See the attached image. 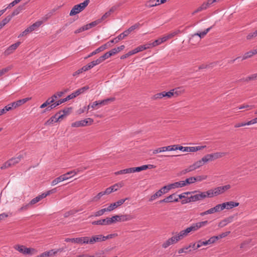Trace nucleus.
<instances>
[{"instance_id":"nucleus-1","label":"nucleus","mask_w":257,"mask_h":257,"mask_svg":"<svg viewBox=\"0 0 257 257\" xmlns=\"http://www.w3.org/2000/svg\"><path fill=\"white\" fill-rule=\"evenodd\" d=\"M230 188L231 186L229 184H227L208 190L207 191H198V193L192 195L188 198L182 200L181 203L182 204H184L190 202H196L202 200L206 198H212L224 193Z\"/></svg>"},{"instance_id":"nucleus-2","label":"nucleus","mask_w":257,"mask_h":257,"mask_svg":"<svg viewBox=\"0 0 257 257\" xmlns=\"http://www.w3.org/2000/svg\"><path fill=\"white\" fill-rule=\"evenodd\" d=\"M188 235L184 230H182L180 231L179 233L176 234L175 235L173 236L171 238L167 239L166 241H165L163 244L162 246L163 248H167L170 245L173 244L174 243H177L179 240H182L184 237H186Z\"/></svg>"},{"instance_id":"nucleus-3","label":"nucleus","mask_w":257,"mask_h":257,"mask_svg":"<svg viewBox=\"0 0 257 257\" xmlns=\"http://www.w3.org/2000/svg\"><path fill=\"white\" fill-rule=\"evenodd\" d=\"M89 2V0H85L83 3L75 5L70 11L69 16H73L81 12L88 5Z\"/></svg>"},{"instance_id":"nucleus-4","label":"nucleus","mask_w":257,"mask_h":257,"mask_svg":"<svg viewBox=\"0 0 257 257\" xmlns=\"http://www.w3.org/2000/svg\"><path fill=\"white\" fill-rule=\"evenodd\" d=\"M14 248L23 254H32L37 252V250L33 248H28L24 245L15 244Z\"/></svg>"},{"instance_id":"nucleus-5","label":"nucleus","mask_w":257,"mask_h":257,"mask_svg":"<svg viewBox=\"0 0 257 257\" xmlns=\"http://www.w3.org/2000/svg\"><path fill=\"white\" fill-rule=\"evenodd\" d=\"M93 122V119L91 118H87L83 120L77 121L71 123V126L78 127L85 126L87 125H91Z\"/></svg>"},{"instance_id":"nucleus-6","label":"nucleus","mask_w":257,"mask_h":257,"mask_svg":"<svg viewBox=\"0 0 257 257\" xmlns=\"http://www.w3.org/2000/svg\"><path fill=\"white\" fill-rule=\"evenodd\" d=\"M43 24V22L41 21H38L34 23L31 26L28 27L24 31H23L20 35L18 36L19 38L23 37L25 35H27L29 33L32 32V31L35 30L37 28L39 27Z\"/></svg>"},{"instance_id":"nucleus-7","label":"nucleus","mask_w":257,"mask_h":257,"mask_svg":"<svg viewBox=\"0 0 257 257\" xmlns=\"http://www.w3.org/2000/svg\"><path fill=\"white\" fill-rule=\"evenodd\" d=\"M208 221L207 220L198 222L192 224L189 227L191 232L196 231L200 228L206 226L208 224Z\"/></svg>"},{"instance_id":"nucleus-8","label":"nucleus","mask_w":257,"mask_h":257,"mask_svg":"<svg viewBox=\"0 0 257 257\" xmlns=\"http://www.w3.org/2000/svg\"><path fill=\"white\" fill-rule=\"evenodd\" d=\"M20 42H17V43L10 45L5 50L4 52V55L5 56H9L13 54L20 45Z\"/></svg>"},{"instance_id":"nucleus-9","label":"nucleus","mask_w":257,"mask_h":257,"mask_svg":"<svg viewBox=\"0 0 257 257\" xmlns=\"http://www.w3.org/2000/svg\"><path fill=\"white\" fill-rule=\"evenodd\" d=\"M155 166L153 165H144L140 167L130 168V173L139 172L148 169H152Z\"/></svg>"},{"instance_id":"nucleus-10","label":"nucleus","mask_w":257,"mask_h":257,"mask_svg":"<svg viewBox=\"0 0 257 257\" xmlns=\"http://www.w3.org/2000/svg\"><path fill=\"white\" fill-rule=\"evenodd\" d=\"M127 200V198L120 199L119 200L114 202L113 203H111L110 205L106 207V210L107 212H111L117 208L118 207L121 206L123 203L125 202V201Z\"/></svg>"},{"instance_id":"nucleus-11","label":"nucleus","mask_w":257,"mask_h":257,"mask_svg":"<svg viewBox=\"0 0 257 257\" xmlns=\"http://www.w3.org/2000/svg\"><path fill=\"white\" fill-rule=\"evenodd\" d=\"M178 201L179 198L177 197V195L175 193H174L166 197L164 199L160 200V203H172Z\"/></svg>"},{"instance_id":"nucleus-12","label":"nucleus","mask_w":257,"mask_h":257,"mask_svg":"<svg viewBox=\"0 0 257 257\" xmlns=\"http://www.w3.org/2000/svg\"><path fill=\"white\" fill-rule=\"evenodd\" d=\"M226 155L223 152H216L212 154L206 155L209 162L220 158Z\"/></svg>"},{"instance_id":"nucleus-13","label":"nucleus","mask_w":257,"mask_h":257,"mask_svg":"<svg viewBox=\"0 0 257 257\" xmlns=\"http://www.w3.org/2000/svg\"><path fill=\"white\" fill-rule=\"evenodd\" d=\"M127 217L126 215H114L109 217L110 224L116 222H121L126 221Z\"/></svg>"},{"instance_id":"nucleus-14","label":"nucleus","mask_w":257,"mask_h":257,"mask_svg":"<svg viewBox=\"0 0 257 257\" xmlns=\"http://www.w3.org/2000/svg\"><path fill=\"white\" fill-rule=\"evenodd\" d=\"M31 99V97H27L22 99L18 100L12 103V106L15 109L18 107L21 106L23 104L26 103L28 101Z\"/></svg>"},{"instance_id":"nucleus-15","label":"nucleus","mask_w":257,"mask_h":257,"mask_svg":"<svg viewBox=\"0 0 257 257\" xmlns=\"http://www.w3.org/2000/svg\"><path fill=\"white\" fill-rule=\"evenodd\" d=\"M217 237L216 236H212L209 239L205 241H201L199 240L198 241V246H202V245H207L208 244H210L212 243H214L216 240H217Z\"/></svg>"},{"instance_id":"nucleus-16","label":"nucleus","mask_w":257,"mask_h":257,"mask_svg":"<svg viewBox=\"0 0 257 257\" xmlns=\"http://www.w3.org/2000/svg\"><path fill=\"white\" fill-rule=\"evenodd\" d=\"M108 239V236H103L102 235H97L90 238V244H93L97 242L103 241Z\"/></svg>"},{"instance_id":"nucleus-17","label":"nucleus","mask_w":257,"mask_h":257,"mask_svg":"<svg viewBox=\"0 0 257 257\" xmlns=\"http://www.w3.org/2000/svg\"><path fill=\"white\" fill-rule=\"evenodd\" d=\"M224 209H226L227 210L231 209L234 207H237L239 205L238 202L234 201H228L222 203Z\"/></svg>"},{"instance_id":"nucleus-18","label":"nucleus","mask_w":257,"mask_h":257,"mask_svg":"<svg viewBox=\"0 0 257 257\" xmlns=\"http://www.w3.org/2000/svg\"><path fill=\"white\" fill-rule=\"evenodd\" d=\"M206 155L204 156L201 159L194 163L196 169H197L203 166L205 163L208 162Z\"/></svg>"},{"instance_id":"nucleus-19","label":"nucleus","mask_w":257,"mask_h":257,"mask_svg":"<svg viewBox=\"0 0 257 257\" xmlns=\"http://www.w3.org/2000/svg\"><path fill=\"white\" fill-rule=\"evenodd\" d=\"M93 225H108L110 224L109 217L92 222Z\"/></svg>"},{"instance_id":"nucleus-20","label":"nucleus","mask_w":257,"mask_h":257,"mask_svg":"<svg viewBox=\"0 0 257 257\" xmlns=\"http://www.w3.org/2000/svg\"><path fill=\"white\" fill-rule=\"evenodd\" d=\"M164 92L165 97L171 98L172 96H177L179 95V91L177 89H173L168 92Z\"/></svg>"},{"instance_id":"nucleus-21","label":"nucleus","mask_w":257,"mask_h":257,"mask_svg":"<svg viewBox=\"0 0 257 257\" xmlns=\"http://www.w3.org/2000/svg\"><path fill=\"white\" fill-rule=\"evenodd\" d=\"M106 49H107V46H106V45L104 44V45L101 46L100 47H99V48H98L97 49H96L95 50L92 52L91 53H90L88 55V56H87L85 58V59H87V58H89L93 55H95L96 54H97L101 51H103V50H105Z\"/></svg>"},{"instance_id":"nucleus-22","label":"nucleus","mask_w":257,"mask_h":257,"mask_svg":"<svg viewBox=\"0 0 257 257\" xmlns=\"http://www.w3.org/2000/svg\"><path fill=\"white\" fill-rule=\"evenodd\" d=\"M67 180V178L66 177V175H61L59 176L58 177L55 178L54 179L52 182H51V185L52 186H55L58 184L60 182H61L63 181Z\"/></svg>"},{"instance_id":"nucleus-23","label":"nucleus","mask_w":257,"mask_h":257,"mask_svg":"<svg viewBox=\"0 0 257 257\" xmlns=\"http://www.w3.org/2000/svg\"><path fill=\"white\" fill-rule=\"evenodd\" d=\"M58 251V250L56 249H51L49 251L44 252L41 254V257H50L56 254Z\"/></svg>"},{"instance_id":"nucleus-24","label":"nucleus","mask_w":257,"mask_h":257,"mask_svg":"<svg viewBox=\"0 0 257 257\" xmlns=\"http://www.w3.org/2000/svg\"><path fill=\"white\" fill-rule=\"evenodd\" d=\"M185 186V183L183 181H180L179 182H176L172 184H169L170 188L175 189L181 188Z\"/></svg>"},{"instance_id":"nucleus-25","label":"nucleus","mask_w":257,"mask_h":257,"mask_svg":"<svg viewBox=\"0 0 257 257\" xmlns=\"http://www.w3.org/2000/svg\"><path fill=\"white\" fill-rule=\"evenodd\" d=\"M66 101L65 99V98L61 99L56 101L54 103L52 104L51 105H50L48 107V108L46 109H47L48 110H50L52 109L55 108L57 106L61 104L62 103H63Z\"/></svg>"},{"instance_id":"nucleus-26","label":"nucleus","mask_w":257,"mask_h":257,"mask_svg":"<svg viewBox=\"0 0 257 257\" xmlns=\"http://www.w3.org/2000/svg\"><path fill=\"white\" fill-rule=\"evenodd\" d=\"M89 89V87L88 86H85L84 87H82L74 92H73L75 97L78 95H79L83 93L85 91H87Z\"/></svg>"},{"instance_id":"nucleus-27","label":"nucleus","mask_w":257,"mask_h":257,"mask_svg":"<svg viewBox=\"0 0 257 257\" xmlns=\"http://www.w3.org/2000/svg\"><path fill=\"white\" fill-rule=\"evenodd\" d=\"M23 158V156L20 155L16 157H14L10 159L12 166H13L16 165L17 164L19 163Z\"/></svg>"},{"instance_id":"nucleus-28","label":"nucleus","mask_w":257,"mask_h":257,"mask_svg":"<svg viewBox=\"0 0 257 257\" xmlns=\"http://www.w3.org/2000/svg\"><path fill=\"white\" fill-rule=\"evenodd\" d=\"M80 171L79 169H77L76 170H73L72 171L68 172L67 173L63 174V175H66V177L67 178V180L69 179V178H71L73 176L76 175Z\"/></svg>"},{"instance_id":"nucleus-29","label":"nucleus","mask_w":257,"mask_h":257,"mask_svg":"<svg viewBox=\"0 0 257 257\" xmlns=\"http://www.w3.org/2000/svg\"><path fill=\"white\" fill-rule=\"evenodd\" d=\"M43 198H44V197L43 194L39 195L38 196H37L36 197H35L34 199H33L32 200H31V201L29 202L30 204L31 205V206H32L33 205L36 204L37 203L39 202L41 200H42Z\"/></svg>"},{"instance_id":"nucleus-30","label":"nucleus","mask_w":257,"mask_h":257,"mask_svg":"<svg viewBox=\"0 0 257 257\" xmlns=\"http://www.w3.org/2000/svg\"><path fill=\"white\" fill-rule=\"evenodd\" d=\"M212 26L205 29L204 31L200 33H196L192 35V37H194L195 36H198L200 38H203L209 32V31L212 29Z\"/></svg>"},{"instance_id":"nucleus-31","label":"nucleus","mask_w":257,"mask_h":257,"mask_svg":"<svg viewBox=\"0 0 257 257\" xmlns=\"http://www.w3.org/2000/svg\"><path fill=\"white\" fill-rule=\"evenodd\" d=\"M254 108H255V105H248L244 104L240 105L238 107L233 108V110H237L238 109H241L244 108H245L246 110H251Z\"/></svg>"},{"instance_id":"nucleus-32","label":"nucleus","mask_w":257,"mask_h":257,"mask_svg":"<svg viewBox=\"0 0 257 257\" xmlns=\"http://www.w3.org/2000/svg\"><path fill=\"white\" fill-rule=\"evenodd\" d=\"M256 53L255 52L254 50H252L250 51L247 52L245 53L243 55L242 58V60H244L248 58H251Z\"/></svg>"},{"instance_id":"nucleus-33","label":"nucleus","mask_w":257,"mask_h":257,"mask_svg":"<svg viewBox=\"0 0 257 257\" xmlns=\"http://www.w3.org/2000/svg\"><path fill=\"white\" fill-rule=\"evenodd\" d=\"M206 147L205 146H198L195 147H188V152H195L201 150Z\"/></svg>"},{"instance_id":"nucleus-34","label":"nucleus","mask_w":257,"mask_h":257,"mask_svg":"<svg viewBox=\"0 0 257 257\" xmlns=\"http://www.w3.org/2000/svg\"><path fill=\"white\" fill-rule=\"evenodd\" d=\"M57 115H55V114L54 115L52 116L48 120H47L45 122V124L46 125H51L52 124H53L54 122H58V121L57 120Z\"/></svg>"},{"instance_id":"nucleus-35","label":"nucleus","mask_w":257,"mask_h":257,"mask_svg":"<svg viewBox=\"0 0 257 257\" xmlns=\"http://www.w3.org/2000/svg\"><path fill=\"white\" fill-rule=\"evenodd\" d=\"M105 212H107L106 208H104L101 209L97 211H96L94 213V214L90 216V217L94 216V217H98L102 215Z\"/></svg>"},{"instance_id":"nucleus-36","label":"nucleus","mask_w":257,"mask_h":257,"mask_svg":"<svg viewBox=\"0 0 257 257\" xmlns=\"http://www.w3.org/2000/svg\"><path fill=\"white\" fill-rule=\"evenodd\" d=\"M13 65H9L5 68H4L0 70V77L3 76L6 73L8 72L9 71L12 69Z\"/></svg>"},{"instance_id":"nucleus-37","label":"nucleus","mask_w":257,"mask_h":257,"mask_svg":"<svg viewBox=\"0 0 257 257\" xmlns=\"http://www.w3.org/2000/svg\"><path fill=\"white\" fill-rule=\"evenodd\" d=\"M162 195V192L161 191L158 190L154 194L152 195L150 197L149 201L152 202L156 199L157 198L161 197Z\"/></svg>"},{"instance_id":"nucleus-38","label":"nucleus","mask_w":257,"mask_h":257,"mask_svg":"<svg viewBox=\"0 0 257 257\" xmlns=\"http://www.w3.org/2000/svg\"><path fill=\"white\" fill-rule=\"evenodd\" d=\"M159 5V3H157L156 0H150L146 3V6L148 8H152Z\"/></svg>"},{"instance_id":"nucleus-39","label":"nucleus","mask_w":257,"mask_h":257,"mask_svg":"<svg viewBox=\"0 0 257 257\" xmlns=\"http://www.w3.org/2000/svg\"><path fill=\"white\" fill-rule=\"evenodd\" d=\"M143 50H144L143 49V47L142 46V45H140V46L137 47V48H136L135 49H133V50L130 51V55H132L136 54V53H137L139 52H141Z\"/></svg>"},{"instance_id":"nucleus-40","label":"nucleus","mask_w":257,"mask_h":257,"mask_svg":"<svg viewBox=\"0 0 257 257\" xmlns=\"http://www.w3.org/2000/svg\"><path fill=\"white\" fill-rule=\"evenodd\" d=\"M80 238V244H90V237L86 236V237H81Z\"/></svg>"},{"instance_id":"nucleus-41","label":"nucleus","mask_w":257,"mask_h":257,"mask_svg":"<svg viewBox=\"0 0 257 257\" xmlns=\"http://www.w3.org/2000/svg\"><path fill=\"white\" fill-rule=\"evenodd\" d=\"M114 11L113 8H111L110 9L108 12H106L102 16V17L99 19V20H101V22L105 20L106 18L110 16L111 13Z\"/></svg>"},{"instance_id":"nucleus-42","label":"nucleus","mask_w":257,"mask_h":257,"mask_svg":"<svg viewBox=\"0 0 257 257\" xmlns=\"http://www.w3.org/2000/svg\"><path fill=\"white\" fill-rule=\"evenodd\" d=\"M185 183V186L187 185H190L191 184L195 183V177H191L188 178H187L185 180L183 181Z\"/></svg>"},{"instance_id":"nucleus-43","label":"nucleus","mask_w":257,"mask_h":257,"mask_svg":"<svg viewBox=\"0 0 257 257\" xmlns=\"http://www.w3.org/2000/svg\"><path fill=\"white\" fill-rule=\"evenodd\" d=\"M12 18V16H8L4 19L2 20V21L0 23V24L3 27H4L7 23H8Z\"/></svg>"},{"instance_id":"nucleus-44","label":"nucleus","mask_w":257,"mask_h":257,"mask_svg":"<svg viewBox=\"0 0 257 257\" xmlns=\"http://www.w3.org/2000/svg\"><path fill=\"white\" fill-rule=\"evenodd\" d=\"M31 207L30 203L25 204L22 205V206L18 209V212H21L24 211H26Z\"/></svg>"},{"instance_id":"nucleus-45","label":"nucleus","mask_w":257,"mask_h":257,"mask_svg":"<svg viewBox=\"0 0 257 257\" xmlns=\"http://www.w3.org/2000/svg\"><path fill=\"white\" fill-rule=\"evenodd\" d=\"M123 185L122 182H119L111 186V188L113 192L117 191L119 188L122 187Z\"/></svg>"},{"instance_id":"nucleus-46","label":"nucleus","mask_w":257,"mask_h":257,"mask_svg":"<svg viewBox=\"0 0 257 257\" xmlns=\"http://www.w3.org/2000/svg\"><path fill=\"white\" fill-rule=\"evenodd\" d=\"M118 42H119V38H117V37H116V38H114L113 39L107 42L106 43L104 44V45H106V46H107V48L110 47L111 46L112 44L117 43Z\"/></svg>"},{"instance_id":"nucleus-47","label":"nucleus","mask_w":257,"mask_h":257,"mask_svg":"<svg viewBox=\"0 0 257 257\" xmlns=\"http://www.w3.org/2000/svg\"><path fill=\"white\" fill-rule=\"evenodd\" d=\"M65 241H66L67 242H72L80 244V238L78 237V238H67L65 239Z\"/></svg>"},{"instance_id":"nucleus-48","label":"nucleus","mask_w":257,"mask_h":257,"mask_svg":"<svg viewBox=\"0 0 257 257\" xmlns=\"http://www.w3.org/2000/svg\"><path fill=\"white\" fill-rule=\"evenodd\" d=\"M257 79V73H254L248 76H247L245 79H244V81H249L252 80H254Z\"/></svg>"},{"instance_id":"nucleus-49","label":"nucleus","mask_w":257,"mask_h":257,"mask_svg":"<svg viewBox=\"0 0 257 257\" xmlns=\"http://www.w3.org/2000/svg\"><path fill=\"white\" fill-rule=\"evenodd\" d=\"M195 177V182H201L202 181L205 180L207 179V176L206 175H200L197 176Z\"/></svg>"},{"instance_id":"nucleus-50","label":"nucleus","mask_w":257,"mask_h":257,"mask_svg":"<svg viewBox=\"0 0 257 257\" xmlns=\"http://www.w3.org/2000/svg\"><path fill=\"white\" fill-rule=\"evenodd\" d=\"M213 208L214 209V211H215V213L216 212H220V211H222L223 210H224V208H223V204L222 203L219 204H217L215 206H214Z\"/></svg>"},{"instance_id":"nucleus-51","label":"nucleus","mask_w":257,"mask_h":257,"mask_svg":"<svg viewBox=\"0 0 257 257\" xmlns=\"http://www.w3.org/2000/svg\"><path fill=\"white\" fill-rule=\"evenodd\" d=\"M12 103L9 104L4 107V108L2 109V110L3 111V114L5 113L7 111L11 110L12 109H14V107L12 105Z\"/></svg>"},{"instance_id":"nucleus-52","label":"nucleus","mask_w":257,"mask_h":257,"mask_svg":"<svg viewBox=\"0 0 257 257\" xmlns=\"http://www.w3.org/2000/svg\"><path fill=\"white\" fill-rule=\"evenodd\" d=\"M171 188H170L169 184L167 186H165L161 188L159 191H161L162 192V195H163L166 193H167L170 190H171Z\"/></svg>"},{"instance_id":"nucleus-53","label":"nucleus","mask_w":257,"mask_h":257,"mask_svg":"<svg viewBox=\"0 0 257 257\" xmlns=\"http://www.w3.org/2000/svg\"><path fill=\"white\" fill-rule=\"evenodd\" d=\"M104 193L103 191L100 192L99 193H98L95 196H94L93 198V201H97L99 200L102 196L104 195Z\"/></svg>"},{"instance_id":"nucleus-54","label":"nucleus","mask_w":257,"mask_h":257,"mask_svg":"<svg viewBox=\"0 0 257 257\" xmlns=\"http://www.w3.org/2000/svg\"><path fill=\"white\" fill-rule=\"evenodd\" d=\"M12 167V165L11 164L10 160L5 162L1 167V169L2 170L7 169L9 167Z\"/></svg>"},{"instance_id":"nucleus-55","label":"nucleus","mask_w":257,"mask_h":257,"mask_svg":"<svg viewBox=\"0 0 257 257\" xmlns=\"http://www.w3.org/2000/svg\"><path fill=\"white\" fill-rule=\"evenodd\" d=\"M164 152H166L165 147L159 148L154 150L153 151V154H156L157 153Z\"/></svg>"},{"instance_id":"nucleus-56","label":"nucleus","mask_w":257,"mask_h":257,"mask_svg":"<svg viewBox=\"0 0 257 257\" xmlns=\"http://www.w3.org/2000/svg\"><path fill=\"white\" fill-rule=\"evenodd\" d=\"M166 151H172L177 150V145H173V146H168L165 147Z\"/></svg>"},{"instance_id":"nucleus-57","label":"nucleus","mask_w":257,"mask_h":257,"mask_svg":"<svg viewBox=\"0 0 257 257\" xmlns=\"http://www.w3.org/2000/svg\"><path fill=\"white\" fill-rule=\"evenodd\" d=\"M128 35V30L125 31L123 33L120 34L117 37V38H119V41L123 39L125 37Z\"/></svg>"},{"instance_id":"nucleus-58","label":"nucleus","mask_w":257,"mask_h":257,"mask_svg":"<svg viewBox=\"0 0 257 257\" xmlns=\"http://www.w3.org/2000/svg\"><path fill=\"white\" fill-rule=\"evenodd\" d=\"M180 33H181L180 30H177L172 32L171 33L168 34V35L169 36V37L170 39H172Z\"/></svg>"},{"instance_id":"nucleus-59","label":"nucleus","mask_w":257,"mask_h":257,"mask_svg":"<svg viewBox=\"0 0 257 257\" xmlns=\"http://www.w3.org/2000/svg\"><path fill=\"white\" fill-rule=\"evenodd\" d=\"M153 97L155 99H161V98H162L163 97H165L164 92L163 91V92H161L160 93H158L155 94L154 95Z\"/></svg>"},{"instance_id":"nucleus-60","label":"nucleus","mask_w":257,"mask_h":257,"mask_svg":"<svg viewBox=\"0 0 257 257\" xmlns=\"http://www.w3.org/2000/svg\"><path fill=\"white\" fill-rule=\"evenodd\" d=\"M56 191H57V189L56 188H53V189H51L50 190L48 191L47 192L44 193H42V194H43L44 198H45L46 197H47V196L49 195L50 194L55 193Z\"/></svg>"},{"instance_id":"nucleus-61","label":"nucleus","mask_w":257,"mask_h":257,"mask_svg":"<svg viewBox=\"0 0 257 257\" xmlns=\"http://www.w3.org/2000/svg\"><path fill=\"white\" fill-rule=\"evenodd\" d=\"M256 37H257V33H256V31H255L253 32L250 33L249 34H248L247 35V36H246V39L247 40H251L252 38H255Z\"/></svg>"},{"instance_id":"nucleus-62","label":"nucleus","mask_w":257,"mask_h":257,"mask_svg":"<svg viewBox=\"0 0 257 257\" xmlns=\"http://www.w3.org/2000/svg\"><path fill=\"white\" fill-rule=\"evenodd\" d=\"M63 112H61V111H59L57 112L55 115H57V119L58 121H59L63 119L64 117H65V115L64 113H62Z\"/></svg>"},{"instance_id":"nucleus-63","label":"nucleus","mask_w":257,"mask_h":257,"mask_svg":"<svg viewBox=\"0 0 257 257\" xmlns=\"http://www.w3.org/2000/svg\"><path fill=\"white\" fill-rule=\"evenodd\" d=\"M101 22V20L98 19L95 21H93V22L89 23V24L90 25V28H91L92 27L96 26L98 24H100Z\"/></svg>"},{"instance_id":"nucleus-64","label":"nucleus","mask_w":257,"mask_h":257,"mask_svg":"<svg viewBox=\"0 0 257 257\" xmlns=\"http://www.w3.org/2000/svg\"><path fill=\"white\" fill-rule=\"evenodd\" d=\"M141 27V24L139 23L135 24L134 25L130 27V32L136 29H139Z\"/></svg>"}]
</instances>
